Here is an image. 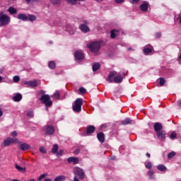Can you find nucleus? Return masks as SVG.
<instances>
[{"label": "nucleus", "instance_id": "obj_16", "mask_svg": "<svg viewBox=\"0 0 181 181\" xmlns=\"http://www.w3.org/2000/svg\"><path fill=\"white\" fill-rule=\"evenodd\" d=\"M148 8H149V4L148 2L143 3L140 6V9L143 12H146V11H148Z\"/></svg>", "mask_w": 181, "mask_h": 181}, {"label": "nucleus", "instance_id": "obj_53", "mask_svg": "<svg viewBox=\"0 0 181 181\" xmlns=\"http://www.w3.org/2000/svg\"><path fill=\"white\" fill-rule=\"evenodd\" d=\"M178 21H179V23L181 24V16H178Z\"/></svg>", "mask_w": 181, "mask_h": 181}, {"label": "nucleus", "instance_id": "obj_35", "mask_svg": "<svg viewBox=\"0 0 181 181\" xmlns=\"http://www.w3.org/2000/svg\"><path fill=\"white\" fill-rule=\"evenodd\" d=\"M159 80H160V86H163V84L166 83V80H165V78H160Z\"/></svg>", "mask_w": 181, "mask_h": 181}, {"label": "nucleus", "instance_id": "obj_26", "mask_svg": "<svg viewBox=\"0 0 181 181\" xmlns=\"http://www.w3.org/2000/svg\"><path fill=\"white\" fill-rule=\"evenodd\" d=\"M117 33H118V31H117L115 30H112L111 31L110 37H112V39H115V37H117Z\"/></svg>", "mask_w": 181, "mask_h": 181}, {"label": "nucleus", "instance_id": "obj_14", "mask_svg": "<svg viewBox=\"0 0 181 181\" xmlns=\"http://www.w3.org/2000/svg\"><path fill=\"white\" fill-rule=\"evenodd\" d=\"M23 21H30V22H33V21H36V16L33 15H23Z\"/></svg>", "mask_w": 181, "mask_h": 181}, {"label": "nucleus", "instance_id": "obj_37", "mask_svg": "<svg viewBox=\"0 0 181 181\" xmlns=\"http://www.w3.org/2000/svg\"><path fill=\"white\" fill-rule=\"evenodd\" d=\"M146 168L147 169H151L152 168V163H151V162H148L147 163H146Z\"/></svg>", "mask_w": 181, "mask_h": 181}, {"label": "nucleus", "instance_id": "obj_58", "mask_svg": "<svg viewBox=\"0 0 181 181\" xmlns=\"http://www.w3.org/2000/svg\"><path fill=\"white\" fill-rule=\"evenodd\" d=\"M97 1V2H102L103 1V0H96Z\"/></svg>", "mask_w": 181, "mask_h": 181}, {"label": "nucleus", "instance_id": "obj_9", "mask_svg": "<svg viewBox=\"0 0 181 181\" xmlns=\"http://www.w3.org/2000/svg\"><path fill=\"white\" fill-rule=\"evenodd\" d=\"M156 135L160 141H164L166 138V132L161 130L156 132Z\"/></svg>", "mask_w": 181, "mask_h": 181}, {"label": "nucleus", "instance_id": "obj_29", "mask_svg": "<svg viewBox=\"0 0 181 181\" xmlns=\"http://www.w3.org/2000/svg\"><path fill=\"white\" fill-rule=\"evenodd\" d=\"M48 66L49 69H56V63L53 61L49 62Z\"/></svg>", "mask_w": 181, "mask_h": 181}, {"label": "nucleus", "instance_id": "obj_50", "mask_svg": "<svg viewBox=\"0 0 181 181\" xmlns=\"http://www.w3.org/2000/svg\"><path fill=\"white\" fill-rule=\"evenodd\" d=\"M160 33H157L156 34V37H160Z\"/></svg>", "mask_w": 181, "mask_h": 181}, {"label": "nucleus", "instance_id": "obj_32", "mask_svg": "<svg viewBox=\"0 0 181 181\" xmlns=\"http://www.w3.org/2000/svg\"><path fill=\"white\" fill-rule=\"evenodd\" d=\"M14 83H18L19 80H21V78H19V76H15L13 78Z\"/></svg>", "mask_w": 181, "mask_h": 181}, {"label": "nucleus", "instance_id": "obj_27", "mask_svg": "<svg viewBox=\"0 0 181 181\" xmlns=\"http://www.w3.org/2000/svg\"><path fill=\"white\" fill-rule=\"evenodd\" d=\"M57 151H59V146H57V144H54L52 149V153H57Z\"/></svg>", "mask_w": 181, "mask_h": 181}, {"label": "nucleus", "instance_id": "obj_49", "mask_svg": "<svg viewBox=\"0 0 181 181\" xmlns=\"http://www.w3.org/2000/svg\"><path fill=\"white\" fill-rule=\"evenodd\" d=\"M25 1H26L27 4H29V3H30L31 0H25ZM37 0H32L33 2H37Z\"/></svg>", "mask_w": 181, "mask_h": 181}, {"label": "nucleus", "instance_id": "obj_2", "mask_svg": "<svg viewBox=\"0 0 181 181\" xmlns=\"http://www.w3.org/2000/svg\"><path fill=\"white\" fill-rule=\"evenodd\" d=\"M88 47L93 53H97L101 47V42L100 41L91 42L88 45Z\"/></svg>", "mask_w": 181, "mask_h": 181}, {"label": "nucleus", "instance_id": "obj_57", "mask_svg": "<svg viewBox=\"0 0 181 181\" xmlns=\"http://www.w3.org/2000/svg\"><path fill=\"white\" fill-rule=\"evenodd\" d=\"M45 181H52V180L49 179V178H47L45 180Z\"/></svg>", "mask_w": 181, "mask_h": 181}, {"label": "nucleus", "instance_id": "obj_7", "mask_svg": "<svg viewBox=\"0 0 181 181\" xmlns=\"http://www.w3.org/2000/svg\"><path fill=\"white\" fill-rule=\"evenodd\" d=\"M45 135H53L54 134V127L52 125L45 126L43 129Z\"/></svg>", "mask_w": 181, "mask_h": 181}, {"label": "nucleus", "instance_id": "obj_6", "mask_svg": "<svg viewBox=\"0 0 181 181\" xmlns=\"http://www.w3.org/2000/svg\"><path fill=\"white\" fill-rule=\"evenodd\" d=\"M74 173L76 176H79V179L82 180L84 179V171L78 167H76L74 169Z\"/></svg>", "mask_w": 181, "mask_h": 181}, {"label": "nucleus", "instance_id": "obj_24", "mask_svg": "<svg viewBox=\"0 0 181 181\" xmlns=\"http://www.w3.org/2000/svg\"><path fill=\"white\" fill-rule=\"evenodd\" d=\"M55 181H64L66 180V177L64 175H59L55 177Z\"/></svg>", "mask_w": 181, "mask_h": 181}, {"label": "nucleus", "instance_id": "obj_61", "mask_svg": "<svg viewBox=\"0 0 181 181\" xmlns=\"http://www.w3.org/2000/svg\"><path fill=\"white\" fill-rule=\"evenodd\" d=\"M46 110H47V111H49V108L47 107V108H46Z\"/></svg>", "mask_w": 181, "mask_h": 181}, {"label": "nucleus", "instance_id": "obj_17", "mask_svg": "<svg viewBox=\"0 0 181 181\" xmlns=\"http://www.w3.org/2000/svg\"><path fill=\"white\" fill-rule=\"evenodd\" d=\"M80 29L81 32H83V33H87V32H90V28L84 24L81 25Z\"/></svg>", "mask_w": 181, "mask_h": 181}, {"label": "nucleus", "instance_id": "obj_36", "mask_svg": "<svg viewBox=\"0 0 181 181\" xmlns=\"http://www.w3.org/2000/svg\"><path fill=\"white\" fill-rule=\"evenodd\" d=\"M30 148V146H29L27 144H23V151H28Z\"/></svg>", "mask_w": 181, "mask_h": 181}, {"label": "nucleus", "instance_id": "obj_39", "mask_svg": "<svg viewBox=\"0 0 181 181\" xmlns=\"http://www.w3.org/2000/svg\"><path fill=\"white\" fill-rule=\"evenodd\" d=\"M45 176H47L46 174H42V175H40V177L37 178V180H39V181L42 180V179H45Z\"/></svg>", "mask_w": 181, "mask_h": 181}, {"label": "nucleus", "instance_id": "obj_42", "mask_svg": "<svg viewBox=\"0 0 181 181\" xmlns=\"http://www.w3.org/2000/svg\"><path fill=\"white\" fill-rule=\"evenodd\" d=\"M148 175L151 177V179H152L153 176V170H150L148 172Z\"/></svg>", "mask_w": 181, "mask_h": 181}, {"label": "nucleus", "instance_id": "obj_45", "mask_svg": "<svg viewBox=\"0 0 181 181\" xmlns=\"http://www.w3.org/2000/svg\"><path fill=\"white\" fill-rule=\"evenodd\" d=\"M18 19H21L22 21H23V14H18L17 16Z\"/></svg>", "mask_w": 181, "mask_h": 181}, {"label": "nucleus", "instance_id": "obj_12", "mask_svg": "<svg viewBox=\"0 0 181 181\" xmlns=\"http://www.w3.org/2000/svg\"><path fill=\"white\" fill-rule=\"evenodd\" d=\"M74 56L76 60H83L84 59V54H83L81 51H76Z\"/></svg>", "mask_w": 181, "mask_h": 181}, {"label": "nucleus", "instance_id": "obj_10", "mask_svg": "<svg viewBox=\"0 0 181 181\" xmlns=\"http://www.w3.org/2000/svg\"><path fill=\"white\" fill-rule=\"evenodd\" d=\"M152 52H153V47L151 45H147L144 48V54H152Z\"/></svg>", "mask_w": 181, "mask_h": 181}, {"label": "nucleus", "instance_id": "obj_59", "mask_svg": "<svg viewBox=\"0 0 181 181\" xmlns=\"http://www.w3.org/2000/svg\"><path fill=\"white\" fill-rule=\"evenodd\" d=\"M29 181H36V180H35V179H31V180H30Z\"/></svg>", "mask_w": 181, "mask_h": 181}, {"label": "nucleus", "instance_id": "obj_4", "mask_svg": "<svg viewBox=\"0 0 181 181\" xmlns=\"http://www.w3.org/2000/svg\"><path fill=\"white\" fill-rule=\"evenodd\" d=\"M83 105V100L78 98L73 104L72 108L74 112H81V106Z\"/></svg>", "mask_w": 181, "mask_h": 181}, {"label": "nucleus", "instance_id": "obj_28", "mask_svg": "<svg viewBox=\"0 0 181 181\" xmlns=\"http://www.w3.org/2000/svg\"><path fill=\"white\" fill-rule=\"evenodd\" d=\"M77 1L83 2L84 0H66V2H68V4H71L72 5H76V4H77Z\"/></svg>", "mask_w": 181, "mask_h": 181}, {"label": "nucleus", "instance_id": "obj_1", "mask_svg": "<svg viewBox=\"0 0 181 181\" xmlns=\"http://www.w3.org/2000/svg\"><path fill=\"white\" fill-rule=\"evenodd\" d=\"M123 78L122 76L117 73L115 71H112L110 72L109 76L107 78V81L109 83H116L119 84V83H122Z\"/></svg>", "mask_w": 181, "mask_h": 181}, {"label": "nucleus", "instance_id": "obj_60", "mask_svg": "<svg viewBox=\"0 0 181 181\" xmlns=\"http://www.w3.org/2000/svg\"><path fill=\"white\" fill-rule=\"evenodd\" d=\"M2 81V76H0V82Z\"/></svg>", "mask_w": 181, "mask_h": 181}, {"label": "nucleus", "instance_id": "obj_15", "mask_svg": "<svg viewBox=\"0 0 181 181\" xmlns=\"http://www.w3.org/2000/svg\"><path fill=\"white\" fill-rule=\"evenodd\" d=\"M13 101H15V103H19L21 100H22V94L21 93H16L13 98Z\"/></svg>", "mask_w": 181, "mask_h": 181}, {"label": "nucleus", "instance_id": "obj_54", "mask_svg": "<svg viewBox=\"0 0 181 181\" xmlns=\"http://www.w3.org/2000/svg\"><path fill=\"white\" fill-rule=\"evenodd\" d=\"M74 181H79L78 178H77V177H74Z\"/></svg>", "mask_w": 181, "mask_h": 181}, {"label": "nucleus", "instance_id": "obj_55", "mask_svg": "<svg viewBox=\"0 0 181 181\" xmlns=\"http://www.w3.org/2000/svg\"><path fill=\"white\" fill-rule=\"evenodd\" d=\"M146 156H147L148 158H151V154H150L149 153H146Z\"/></svg>", "mask_w": 181, "mask_h": 181}, {"label": "nucleus", "instance_id": "obj_52", "mask_svg": "<svg viewBox=\"0 0 181 181\" xmlns=\"http://www.w3.org/2000/svg\"><path fill=\"white\" fill-rule=\"evenodd\" d=\"M2 115H4V112L0 109V117H2Z\"/></svg>", "mask_w": 181, "mask_h": 181}, {"label": "nucleus", "instance_id": "obj_25", "mask_svg": "<svg viewBox=\"0 0 181 181\" xmlns=\"http://www.w3.org/2000/svg\"><path fill=\"white\" fill-rule=\"evenodd\" d=\"M52 97L54 98V100H59L60 99V92L55 91V93L53 94Z\"/></svg>", "mask_w": 181, "mask_h": 181}, {"label": "nucleus", "instance_id": "obj_51", "mask_svg": "<svg viewBox=\"0 0 181 181\" xmlns=\"http://www.w3.org/2000/svg\"><path fill=\"white\" fill-rule=\"evenodd\" d=\"M19 148L21 149V151H23V144H21Z\"/></svg>", "mask_w": 181, "mask_h": 181}, {"label": "nucleus", "instance_id": "obj_8", "mask_svg": "<svg viewBox=\"0 0 181 181\" xmlns=\"http://www.w3.org/2000/svg\"><path fill=\"white\" fill-rule=\"evenodd\" d=\"M12 144H18V139L8 137L4 142V146H9Z\"/></svg>", "mask_w": 181, "mask_h": 181}, {"label": "nucleus", "instance_id": "obj_11", "mask_svg": "<svg viewBox=\"0 0 181 181\" xmlns=\"http://www.w3.org/2000/svg\"><path fill=\"white\" fill-rule=\"evenodd\" d=\"M24 84L28 87H37V84H39V83L37 81L34 80L30 81H24Z\"/></svg>", "mask_w": 181, "mask_h": 181}, {"label": "nucleus", "instance_id": "obj_21", "mask_svg": "<svg viewBox=\"0 0 181 181\" xmlns=\"http://www.w3.org/2000/svg\"><path fill=\"white\" fill-rule=\"evenodd\" d=\"M95 131V127L94 126H89L87 127V134H93Z\"/></svg>", "mask_w": 181, "mask_h": 181}, {"label": "nucleus", "instance_id": "obj_41", "mask_svg": "<svg viewBox=\"0 0 181 181\" xmlns=\"http://www.w3.org/2000/svg\"><path fill=\"white\" fill-rule=\"evenodd\" d=\"M40 151L41 152V153H46V148L45 147H40Z\"/></svg>", "mask_w": 181, "mask_h": 181}, {"label": "nucleus", "instance_id": "obj_13", "mask_svg": "<svg viewBox=\"0 0 181 181\" xmlns=\"http://www.w3.org/2000/svg\"><path fill=\"white\" fill-rule=\"evenodd\" d=\"M153 128L156 132H159L162 131L163 126L162 125V123L156 122L154 124Z\"/></svg>", "mask_w": 181, "mask_h": 181}, {"label": "nucleus", "instance_id": "obj_46", "mask_svg": "<svg viewBox=\"0 0 181 181\" xmlns=\"http://www.w3.org/2000/svg\"><path fill=\"white\" fill-rule=\"evenodd\" d=\"M131 4H138L139 2V0H129Z\"/></svg>", "mask_w": 181, "mask_h": 181}, {"label": "nucleus", "instance_id": "obj_23", "mask_svg": "<svg viewBox=\"0 0 181 181\" xmlns=\"http://www.w3.org/2000/svg\"><path fill=\"white\" fill-rule=\"evenodd\" d=\"M158 170H160V172H165L166 167L164 165H159L157 166Z\"/></svg>", "mask_w": 181, "mask_h": 181}, {"label": "nucleus", "instance_id": "obj_18", "mask_svg": "<svg viewBox=\"0 0 181 181\" xmlns=\"http://www.w3.org/2000/svg\"><path fill=\"white\" fill-rule=\"evenodd\" d=\"M67 160L69 163H71V162H73L75 165L78 163V158L77 157H70Z\"/></svg>", "mask_w": 181, "mask_h": 181}, {"label": "nucleus", "instance_id": "obj_30", "mask_svg": "<svg viewBox=\"0 0 181 181\" xmlns=\"http://www.w3.org/2000/svg\"><path fill=\"white\" fill-rule=\"evenodd\" d=\"M98 69H100V64H98V63L94 64L93 66V71H97V70H98Z\"/></svg>", "mask_w": 181, "mask_h": 181}, {"label": "nucleus", "instance_id": "obj_20", "mask_svg": "<svg viewBox=\"0 0 181 181\" xmlns=\"http://www.w3.org/2000/svg\"><path fill=\"white\" fill-rule=\"evenodd\" d=\"M98 141H100V142H104V141H105V136H104L103 133L100 132L98 133Z\"/></svg>", "mask_w": 181, "mask_h": 181}, {"label": "nucleus", "instance_id": "obj_22", "mask_svg": "<svg viewBox=\"0 0 181 181\" xmlns=\"http://www.w3.org/2000/svg\"><path fill=\"white\" fill-rule=\"evenodd\" d=\"M122 125H128V124H132V120L129 118H127L126 119L122 122Z\"/></svg>", "mask_w": 181, "mask_h": 181}, {"label": "nucleus", "instance_id": "obj_33", "mask_svg": "<svg viewBox=\"0 0 181 181\" xmlns=\"http://www.w3.org/2000/svg\"><path fill=\"white\" fill-rule=\"evenodd\" d=\"M16 169H17L18 172H23V168L18 165V164L16 165Z\"/></svg>", "mask_w": 181, "mask_h": 181}, {"label": "nucleus", "instance_id": "obj_34", "mask_svg": "<svg viewBox=\"0 0 181 181\" xmlns=\"http://www.w3.org/2000/svg\"><path fill=\"white\" fill-rule=\"evenodd\" d=\"M79 91L81 94H86L87 93V90L84 88H80Z\"/></svg>", "mask_w": 181, "mask_h": 181}, {"label": "nucleus", "instance_id": "obj_62", "mask_svg": "<svg viewBox=\"0 0 181 181\" xmlns=\"http://www.w3.org/2000/svg\"><path fill=\"white\" fill-rule=\"evenodd\" d=\"M54 181H55V180Z\"/></svg>", "mask_w": 181, "mask_h": 181}, {"label": "nucleus", "instance_id": "obj_19", "mask_svg": "<svg viewBox=\"0 0 181 181\" xmlns=\"http://www.w3.org/2000/svg\"><path fill=\"white\" fill-rule=\"evenodd\" d=\"M8 12L11 15H16V13H18V11L13 6L9 7L8 9Z\"/></svg>", "mask_w": 181, "mask_h": 181}, {"label": "nucleus", "instance_id": "obj_44", "mask_svg": "<svg viewBox=\"0 0 181 181\" xmlns=\"http://www.w3.org/2000/svg\"><path fill=\"white\" fill-rule=\"evenodd\" d=\"M11 136H18V132H16V131L12 132Z\"/></svg>", "mask_w": 181, "mask_h": 181}, {"label": "nucleus", "instance_id": "obj_38", "mask_svg": "<svg viewBox=\"0 0 181 181\" xmlns=\"http://www.w3.org/2000/svg\"><path fill=\"white\" fill-rule=\"evenodd\" d=\"M177 136V134H176V132H173L171 135H170V139H175V138H176Z\"/></svg>", "mask_w": 181, "mask_h": 181}, {"label": "nucleus", "instance_id": "obj_48", "mask_svg": "<svg viewBox=\"0 0 181 181\" xmlns=\"http://www.w3.org/2000/svg\"><path fill=\"white\" fill-rule=\"evenodd\" d=\"M125 0H115V2L117 4H122V2H124Z\"/></svg>", "mask_w": 181, "mask_h": 181}, {"label": "nucleus", "instance_id": "obj_43", "mask_svg": "<svg viewBox=\"0 0 181 181\" xmlns=\"http://www.w3.org/2000/svg\"><path fill=\"white\" fill-rule=\"evenodd\" d=\"M50 1L55 5H57L59 2H60V0H50Z\"/></svg>", "mask_w": 181, "mask_h": 181}, {"label": "nucleus", "instance_id": "obj_3", "mask_svg": "<svg viewBox=\"0 0 181 181\" xmlns=\"http://www.w3.org/2000/svg\"><path fill=\"white\" fill-rule=\"evenodd\" d=\"M4 12L0 13V26H6L11 22V18L6 14H3Z\"/></svg>", "mask_w": 181, "mask_h": 181}, {"label": "nucleus", "instance_id": "obj_47", "mask_svg": "<svg viewBox=\"0 0 181 181\" xmlns=\"http://www.w3.org/2000/svg\"><path fill=\"white\" fill-rule=\"evenodd\" d=\"M63 155V150H60L58 153H57V156H62Z\"/></svg>", "mask_w": 181, "mask_h": 181}, {"label": "nucleus", "instance_id": "obj_5", "mask_svg": "<svg viewBox=\"0 0 181 181\" xmlns=\"http://www.w3.org/2000/svg\"><path fill=\"white\" fill-rule=\"evenodd\" d=\"M40 101H41L42 104H45L47 107L53 105V102L50 100V95H42L40 98Z\"/></svg>", "mask_w": 181, "mask_h": 181}, {"label": "nucleus", "instance_id": "obj_56", "mask_svg": "<svg viewBox=\"0 0 181 181\" xmlns=\"http://www.w3.org/2000/svg\"><path fill=\"white\" fill-rule=\"evenodd\" d=\"M105 127V124H102V125H101V129H103V128H104Z\"/></svg>", "mask_w": 181, "mask_h": 181}, {"label": "nucleus", "instance_id": "obj_40", "mask_svg": "<svg viewBox=\"0 0 181 181\" xmlns=\"http://www.w3.org/2000/svg\"><path fill=\"white\" fill-rule=\"evenodd\" d=\"M27 115L29 117V118H33V112L30 111L27 113Z\"/></svg>", "mask_w": 181, "mask_h": 181}, {"label": "nucleus", "instance_id": "obj_31", "mask_svg": "<svg viewBox=\"0 0 181 181\" xmlns=\"http://www.w3.org/2000/svg\"><path fill=\"white\" fill-rule=\"evenodd\" d=\"M175 155L176 153L175 151H172L168 154V157L169 159H172V158H173V156H175Z\"/></svg>", "mask_w": 181, "mask_h": 181}]
</instances>
